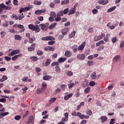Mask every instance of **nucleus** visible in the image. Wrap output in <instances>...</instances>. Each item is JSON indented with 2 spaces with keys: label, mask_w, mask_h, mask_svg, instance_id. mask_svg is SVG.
Instances as JSON below:
<instances>
[{
  "label": "nucleus",
  "mask_w": 124,
  "mask_h": 124,
  "mask_svg": "<svg viewBox=\"0 0 124 124\" xmlns=\"http://www.w3.org/2000/svg\"><path fill=\"white\" fill-rule=\"evenodd\" d=\"M0 115L2 117H5L7 115H8L9 114V113L8 112H1Z\"/></svg>",
  "instance_id": "obj_41"
},
{
  "label": "nucleus",
  "mask_w": 124,
  "mask_h": 124,
  "mask_svg": "<svg viewBox=\"0 0 124 124\" xmlns=\"http://www.w3.org/2000/svg\"><path fill=\"white\" fill-rule=\"evenodd\" d=\"M11 18H15V20H18V16H17L16 14H14L11 16Z\"/></svg>",
  "instance_id": "obj_43"
},
{
  "label": "nucleus",
  "mask_w": 124,
  "mask_h": 124,
  "mask_svg": "<svg viewBox=\"0 0 124 124\" xmlns=\"http://www.w3.org/2000/svg\"><path fill=\"white\" fill-rule=\"evenodd\" d=\"M87 65L89 67H91V66L93 65V61H88Z\"/></svg>",
  "instance_id": "obj_37"
},
{
  "label": "nucleus",
  "mask_w": 124,
  "mask_h": 124,
  "mask_svg": "<svg viewBox=\"0 0 124 124\" xmlns=\"http://www.w3.org/2000/svg\"><path fill=\"white\" fill-rule=\"evenodd\" d=\"M86 56L84 54H78L77 56V59L79 61H82L85 59Z\"/></svg>",
  "instance_id": "obj_10"
},
{
  "label": "nucleus",
  "mask_w": 124,
  "mask_h": 124,
  "mask_svg": "<svg viewBox=\"0 0 124 124\" xmlns=\"http://www.w3.org/2000/svg\"><path fill=\"white\" fill-rule=\"evenodd\" d=\"M31 60H32L33 62H35L38 61V58L35 56H32L31 57Z\"/></svg>",
  "instance_id": "obj_36"
},
{
  "label": "nucleus",
  "mask_w": 124,
  "mask_h": 124,
  "mask_svg": "<svg viewBox=\"0 0 124 124\" xmlns=\"http://www.w3.org/2000/svg\"><path fill=\"white\" fill-rule=\"evenodd\" d=\"M63 12H62V11H60V12H58L57 15H56L57 16H63Z\"/></svg>",
  "instance_id": "obj_33"
},
{
  "label": "nucleus",
  "mask_w": 124,
  "mask_h": 124,
  "mask_svg": "<svg viewBox=\"0 0 124 124\" xmlns=\"http://www.w3.org/2000/svg\"><path fill=\"white\" fill-rule=\"evenodd\" d=\"M57 16V15L54 12H50V17H56Z\"/></svg>",
  "instance_id": "obj_44"
},
{
  "label": "nucleus",
  "mask_w": 124,
  "mask_h": 124,
  "mask_svg": "<svg viewBox=\"0 0 124 124\" xmlns=\"http://www.w3.org/2000/svg\"><path fill=\"white\" fill-rule=\"evenodd\" d=\"M61 20V17L60 16H57L56 18H55V21L56 22H59Z\"/></svg>",
  "instance_id": "obj_58"
},
{
  "label": "nucleus",
  "mask_w": 124,
  "mask_h": 124,
  "mask_svg": "<svg viewBox=\"0 0 124 124\" xmlns=\"http://www.w3.org/2000/svg\"><path fill=\"white\" fill-rule=\"evenodd\" d=\"M102 39V38H101L100 36H94L93 38L94 42H97Z\"/></svg>",
  "instance_id": "obj_24"
},
{
  "label": "nucleus",
  "mask_w": 124,
  "mask_h": 124,
  "mask_svg": "<svg viewBox=\"0 0 124 124\" xmlns=\"http://www.w3.org/2000/svg\"><path fill=\"white\" fill-rule=\"evenodd\" d=\"M75 35H76V31H72L71 32V34H69V37H70V38H72L74 36H75Z\"/></svg>",
  "instance_id": "obj_31"
},
{
  "label": "nucleus",
  "mask_w": 124,
  "mask_h": 124,
  "mask_svg": "<svg viewBox=\"0 0 124 124\" xmlns=\"http://www.w3.org/2000/svg\"><path fill=\"white\" fill-rule=\"evenodd\" d=\"M99 4H102L103 5H105L108 3V1H106L105 2L104 0H100L98 2Z\"/></svg>",
  "instance_id": "obj_18"
},
{
  "label": "nucleus",
  "mask_w": 124,
  "mask_h": 124,
  "mask_svg": "<svg viewBox=\"0 0 124 124\" xmlns=\"http://www.w3.org/2000/svg\"><path fill=\"white\" fill-rule=\"evenodd\" d=\"M79 89L77 90V92L75 94V96L76 97H78L79 96H80V91H79Z\"/></svg>",
  "instance_id": "obj_46"
},
{
  "label": "nucleus",
  "mask_w": 124,
  "mask_h": 124,
  "mask_svg": "<svg viewBox=\"0 0 124 124\" xmlns=\"http://www.w3.org/2000/svg\"><path fill=\"white\" fill-rule=\"evenodd\" d=\"M28 77H24V78H23L21 80H22L23 82H26L28 81Z\"/></svg>",
  "instance_id": "obj_53"
},
{
  "label": "nucleus",
  "mask_w": 124,
  "mask_h": 124,
  "mask_svg": "<svg viewBox=\"0 0 124 124\" xmlns=\"http://www.w3.org/2000/svg\"><path fill=\"white\" fill-rule=\"evenodd\" d=\"M35 47H36V44L33 43L32 45H31V46L28 47V51H33L34 50H35Z\"/></svg>",
  "instance_id": "obj_9"
},
{
  "label": "nucleus",
  "mask_w": 124,
  "mask_h": 124,
  "mask_svg": "<svg viewBox=\"0 0 124 124\" xmlns=\"http://www.w3.org/2000/svg\"><path fill=\"white\" fill-rule=\"evenodd\" d=\"M15 39L16 40L20 41L22 40V36H20V35L17 34L15 35Z\"/></svg>",
  "instance_id": "obj_23"
},
{
  "label": "nucleus",
  "mask_w": 124,
  "mask_h": 124,
  "mask_svg": "<svg viewBox=\"0 0 124 124\" xmlns=\"http://www.w3.org/2000/svg\"><path fill=\"white\" fill-rule=\"evenodd\" d=\"M74 85H75V84L74 83H69V85H68V87H69V88L71 89L72 87H74Z\"/></svg>",
  "instance_id": "obj_56"
},
{
  "label": "nucleus",
  "mask_w": 124,
  "mask_h": 124,
  "mask_svg": "<svg viewBox=\"0 0 124 124\" xmlns=\"http://www.w3.org/2000/svg\"><path fill=\"white\" fill-rule=\"evenodd\" d=\"M22 56V54L15 55L14 57L11 58V60H12V61H16V60H17V58H18V57H21Z\"/></svg>",
  "instance_id": "obj_12"
},
{
  "label": "nucleus",
  "mask_w": 124,
  "mask_h": 124,
  "mask_svg": "<svg viewBox=\"0 0 124 124\" xmlns=\"http://www.w3.org/2000/svg\"><path fill=\"white\" fill-rule=\"evenodd\" d=\"M7 79H8V78L6 76H3L2 77V78L0 79V81L1 82H4V81L7 80Z\"/></svg>",
  "instance_id": "obj_32"
},
{
  "label": "nucleus",
  "mask_w": 124,
  "mask_h": 124,
  "mask_svg": "<svg viewBox=\"0 0 124 124\" xmlns=\"http://www.w3.org/2000/svg\"><path fill=\"white\" fill-rule=\"evenodd\" d=\"M68 115H69V113L66 112V113H64V118H62V119L61 120H66V121H68Z\"/></svg>",
  "instance_id": "obj_26"
},
{
  "label": "nucleus",
  "mask_w": 124,
  "mask_h": 124,
  "mask_svg": "<svg viewBox=\"0 0 124 124\" xmlns=\"http://www.w3.org/2000/svg\"><path fill=\"white\" fill-rule=\"evenodd\" d=\"M92 13L93 15H96L98 13V11L96 9H93L92 11Z\"/></svg>",
  "instance_id": "obj_54"
},
{
  "label": "nucleus",
  "mask_w": 124,
  "mask_h": 124,
  "mask_svg": "<svg viewBox=\"0 0 124 124\" xmlns=\"http://www.w3.org/2000/svg\"><path fill=\"white\" fill-rule=\"evenodd\" d=\"M97 73L96 72H94L93 73L92 75H91V77L93 79H94L97 77Z\"/></svg>",
  "instance_id": "obj_25"
},
{
  "label": "nucleus",
  "mask_w": 124,
  "mask_h": 124,
  "mask_svg": "<svg viewBox=\"0 0 124 124\" xmlns=\"http://www.w3.org/2000/svg\"><path fill=\"white\" fill-rule=\"evenodd\" d=\"M55 69H56V73H59L61 71V70L59 66H56V67H55Z\"/></svg>",
  "instance_id": "obj_38"
},
{
  "label": "nucleus",
  "mask_w": 124,
  "mask_h": 124,
  "mask_svg": "<svg viewBox=\"0 0 124 124\" xmlns=\"http://www.w3.org/2000/svg\"><path fill=\"white\" fill-rule=\"evenodd\" d=\"M39 27H41V30L42 31H46L48 29V27H47V26L46 24H39Z\"/></svg>",
  "instance_id": "obj_11"
},
{
  "label": "nucleus",
  "mask_w": 124,
  "mask_h": 124,
  "mask_svg": "<svg viewBox=\"0 0 124 124\" xmlns=\"http://www.w3.org/2000/svg\"><path fill=\"white\" fill-rule=\"evenodd\" d=\"M69 3V0H64V1H62V2H61V5H67Z\"/></svg>",
  "instance_id": "obj_35"
},
{
  "label": "nucleus",
  "mask_w": 124,
  "mask_h": 124,
  "mask_svg": "<svg viewBox=\"0 0 124 124\" xmlns=\"http://www.w3.org/2000/svg\"><path fill=\"white\" fill-rule=\"evenodd\" d=\"M86 46V42H82L81 43V45L80 46H79L78 47V50L79 52H82L84 48V47H85Z\"/></svg>",
  "instance_id": "obj_6"
},
{
  "label": "nucleus",
  "mask_w": 124,
  "mask_h": 124,
  "mask_svg": "<svg viewBox=\"0 0 124 124\" xmlns=\"http://www.w3.org/2000/svg\"><path fill=\"white\" fill-rule=\"evenodd\" d=\"M90 92V87H87L84 90V93L87 94Z\"/></svg>",
  "instance_id": "obj_45"
},
{
  "label": "nucleus",
  "mask_w": 124,
  "mask_h": 124,
  "mask_svg": "<svg viewBox=\"0 0 124 124\" xmlns=\"http://www.w3.org/2000/svg\"><path fill=\"white\" fill-rule=\"evenodd\" d=\"M52 61L50 59H46V62H45L46 66H47V65H50Z\"/></svg>",
  "instance_id": "obj_34"
},
{
  "label": "nucleus",
  "mask_w": 124,
  "mask_h": 124,
  "mask_svg": "<svg viewBox=\"0 0 124 124\" xmlns=\"http://www.w3.org/2000/svg\"><path fill=\"white\" fill-rule=\"evenodd\" d=\"M61 90L59 88H57L56 90H55L54 93L55 94H57L58 93H60Z\"/></svg>",
  "instance_id": "obj_63"
},
{
  "label": "nucleus",
  "mask_w": 124,
  "mask_h": 124,
  "mask_svg": "<svg viewBox=\"0 0 124 124\" xmlns=\"http://www.w3.org/2000/svg\"><path fill=\"white\" fill-rule=\"evenodd\" d=\"M34 3L36 5H40L42 3V2L39 1H34Z\"/></svg>",
  "instance_id": "obj_62"
},
{
  "label": "nucleus",
  "mask_w": 124,
  "mask_h": 124,
  "mask_svg": "<svg viewBox=\"0 0 124 124\" xmlns=\"http://www.w3.org/2000/svg\"><path fill=\"white\" fill-rule=\"evenodd\" d=\"M28 28L31 31H35L36 33L40 31V28H39V26L37 25L34 26L33 24H29L28 25Z\"/></svg>",
  "instance_id": "obj_1"
},
{
  "label": "nucleus",
  "mask_w": 124,
  "mask_h": 124,
  "mask_svg": "<svg viewBox=\"0 0 124 124\" xmlns=\"http://www.w3.org/2000/svg\"><path fill=\"white\" fill-rule=\"evenodd\" d=\"M21 118H22V117H21V115H16V117H15V120L19 121V120H20Z\"/></svg>",
  "instance_id": "obj_47"
},
{
  "label": "nucleus",
  "mask_w": 124,
  "mask_h": 124,
  "mask_svg": "<svg viewBox=\"0 0 124 124\" xmlns=\"http://www.w3.org/2000/svg\"><path fill=\"white\" fill-rule=\"evenodd\" d=\"M111 22L108 23L107 24V27L109 28V29L111 30H114L115 27H117L118 25H119V22L117 21H116L115 22L113 23V26H110Z\"/></svg>",
  "instance_id": "obj_5"
},
{
  "label": "nucleus",
  "mask_w": 124,
  "mask_h": 124,
  "mask_svg": "<svg viewBox=\"0 0 124 124\" xmlns=\"http://www.w3.org/2000/svg\"><path fill=\"white\" fill-rule=\"evenodd\" d=\"M2 26L3 27H8L9 26L8 21H5L4 22H3Z\"/></svg>",
  "instance_id": "obj_42"
},
{
  "label": "nucleus",
  "mask_w": 124,
  "mask_h": 124,
  "mask_svg": "<svg viewBox=\"0 0 124 124\" xmlns=\"http://www.w3.org/2000/svg\"><path fill=\"white\" fill-rule=\"evenodd\" d=\"M55 43V41H50L49 42H48V45L52 46V45H54Z\"/></svg>",
  "instance_id": "obj_60"
},
{
  "label": "nucleus",
  "mask_w": 124,
  "mask_h": 124,
  "mask_svg": "<svg viewBox=\"0 0 124 124\" xmlns=\"http://www.w3.org/2000/svg\"><path fill=\"white\" fill-rule=\"evenodd\" d=\"M72 96H73V93H70L69 94H67V95L64 96V100H65V101H67V100H69V99L70 97H72Z\"/></svg>",
  "instance_id": "obj_16"
},
{
  "label": "nucleus",
  "mask_w": 124,
  "mask_h": 124,
  "mask_svg": "<svg viewBox=\"0 0 124 124\" xmlns=\"http://www.w3.org/2000/svg\"><path fill=\"white\" fill-rule=\"evenodd\" d=\"M46 12V9H43L42 10H36L34 13L36 14V15H41L42 14L45 13Z\"/></svg>",
  "instance_id": "obj_8"
},
{
  "label": "nucleus",
  "mask_w": 124,
  "mask_h": 124,
  "mask_svg": "<svg viewBox=\"0 0 124 124\" xmlns=\"http://www.w3.org/2000/svg\"><path fill=\"white\" fill-rule=\"evenodd\" d=\"M104 46H101L99 47V48H97V50L98 51H100L101 50H104Z\"/></svg>",
  "instance_id": "obj_50"
},
{
  "label": "nucleus",
  "mask_w": 124,
  "mask_h": 124,
  "mask_svg": "<svg viewBox=\"0 0 124 124\" xmlns=\"http://www.w3.org/2000/svg\"><path fill=\"white\" fill-rule=\"evenodd\" d=\"M78 46L77 45H74L71 46V49H72L74 53L77 52Z\"/></svg>",
  "instance_id": "obj_13"
},
{
  "label": "nucleus",
  "mask_w": 124,
  "mask_h": 124,
  "mask_svg": "<svg viewBox=\"0 0 124 124\" xmlns=\"http://www.w3.org/2000/svg\"><path fill=\"white\" fill-rule=\"evenodd\" d=\"M57 98H51L50 99H49V101L50 104H52L53 103L55 102Z\"/></svg>",
  "instance_id": "obj_40"
},
{
  "label": "nucleus",
  "mask_w": 124,
  "mask_h": 124,
  "mask_svg": "<svg viewBox=\"0 0 124 124\" xmlns=\"http://www.w3.org/2000/svg\"><path fill=\"white\" fill-rule=\"evenodd\" d=\"M116 9V7L114 6V7H111V8H109V9H108L107 12L108 13H111L112 11H113L114 10H115Z\"/></svg>",
  "instance_id": "obj_30"
},
{
  "label": "nucleus",
  "mask_w": 124,
  "mask_h": 124,
  "mask_svg": "<svg viewBox=\"0 0 124 124\" xmlns=\"http://www.w3.org/2000/svg\"><path fill=\"white\" fill-rule=\"evenodd\" d=\"M48 49L49 51H53L54 50V47H51L50 46H48Z\"/></svg>",
  "instance_id": "obj_57"
},
{
  "label": "nucleus",
  "mask_w": 124,
  "mask_h": 124,
  "mask_svg": "<svg viewBox=\"0 0 124 124\" xmlns=\"http://www.w3.org/2000/svg\"><path fill=\"white\" fill-rule=\"evenodd\" d=\"M110 37V34H106V36L104 37V40L106 42H108V38Z\"/></svg>",
  "instance_id": "obj_28"
},
{
  "label": "nucleus",
  "mask_w": 124,
  "mask_h": 124,
  "mask_svg": "<svg viewBox=\"0 0 124 124\" xmlns=\"http://www.w3.org/2000/svg\"><path fill=\"white\" fill-rule=\"evenodd\" d=\"M46 87L47 84L45 82L43 83L42 86H41V89H39V90H37V93L39 94L43 93L45 91V90L46 89Z\"/></svg>",
  "instance_id": "obj_4"
},
{
  "label": "nucleus",
  "mask_w": 124,
  "mask_h": 124,
  "mask_svg": "<svg viewBox=\"0 0 124 124\" xmlns=\"http://www.w3.org/2000/svg\"><path fill=\"white\" fill-rule=\"evenodd\" d=\"M101 120V123L104 124V123H106V122H107L108 118L106 116H101V118H100Z\"/></svg>",
  "instance_id": "obj_17"
},
{
  "label": "nucleus",
  "mask_w": 124,
  "mask_h": 124,
  "mask_svg": "<svg viewBox=\"0 0 124 124\" xmlns=\"http://www.w3.org/2000/svg\"><path fill=\"white\" fill-rule=\"evenodd\" d=\"M16 54H17L13 51H11V53H9V54H8V56H10V57H13Z\"/></svg>",
  "instance_id": "obj_52"
},
{
  "label": "nucleus",
  "mask_w": 124,
  "mask_h": 124,
  "mask_svg": "<svg viewBox=\"0 0 124 124\" xmlns=\"http://www.w3.org/2000/svg\"><path fill=\"white\" fill-rule=\"evenodd\" d=\"M117 42V37H114L111 38V42L112 43H115Z\"/></svg>",
  "instance_id": "obj_48"
},
{
  "label": "nucleus",
  "mask_w": 124,
  "mask_h": 124,
  "mask_svg": "<svg viewBox=\"0 0 124 124\" xmlns=\"http://www.w3.org/2000/svg\"><path fill=\"white\" fill-rule=\"evenodd\" d=\"M37 54L39 56H42L44 53L42 50H38L37 52Z\"/></svg>",
  "instance_id": "obj_55"
},
{
  "label": "nucleus",
  "mask_w": 124,
  "mask_h": 124,
  "mask_svg": "<svg viewBox=\"0 0 124 124\" xmlns=\"http://www.w3.org/2000/svg\"><path fill=\"white\" fill-rule=\"evenodd\" d=\"M124 41H122L121 42V44L120 45V47L124 48Z\"/></svg>",
  "instance_id": "obj_64"
},
{
  "label": "nucleus",
  "mask_w": 124,
  "mask_h": 124,
  "mask_svg": "<svg viewBox=\"0 0 124 124\" xmlns=\"http://www.w3.org/2000/svg\"><path fill=\"white\" fill-rule=\"evenodd\" d=\"M12 9L11 7L5 5L3 3H2L0 4V14L3 12V9L5 10H11Z\"/></svg>",
  "instance_id": "obj_2"
},
{
  "label": "nucleus",
  "mask_w": 124,
  "mask_h": 124,
  "mask_svg": "<svg viewBox=\"0 0 124 124\" xmlns=\"http://www.w3.org/2000/svg\"><path fill=\"white\" fill-rule=\"evenodd\" d=\"M62 12L64 14V15H66L69 12V9L66 8L64 10V11H62Z\"/></svg>",
  "instance_id": "obj_59"
},
{
  "label": "nucleus",
  "mask_w": 124,
  "mask_h": 124,
  "mask_svg": "<svg viewBox=\"0 0 124 124\" xmlns=\"http://www.w3.org/2000/svg\"><path fill=\"white\" fill-rule=\"evenodd\" d=\"M52 77L50 76H45L44 78H43V79L44 80H50Z\"/></svg>",
  "instance_id": "obj_29"
},
{
  "label": "nucleus",
  "mask_w": 124,
  "mask_h": 124,
  "mask_svg": "<svg viewBox=\"0 0 124 124\" xmlns=\"http://www.w3.org/2000/svg\"><path fill=\"white\" fill-rule=\"evenodd\" d=\"M64 56H65L66 58H69L72 56V53L69 50H66L64 54Z\"/></svg>",
  "instance_id": "obj_15"
},
{
  "label": "nucleus",
  "mask_w": 124,
  "mask_h": 124,
  "mask_svg": "<svg viewBox=\"0 0 124 124\" xmlns=\"http://www.w3.org/2000/svg\"><path fill=\"white\" fill-rule=\"evenodd\" d=\"M13 27L14 28H17L18 29H20L19 30V32L22 33L24 32V31H25V28H24V26H23L22 24H14V25H13Z\"/></svg>",
  "instance_id": "obj_3"
},
{
  "label": "nucleus",
  "mask_w": 124,
  "mask_h": 124,
  "mask_svg": "<svg viewBox=\"0 0 124 124\" xmlns=\"http://www.w3.org/2000/svg\"><path fill=\"white\" fill-rule=\"evenodd\" d=\"M67 60V58H60L58 59V62L60 63H63Z\"/></svg>",
  "instance_id": "obj_20"
},
{
  "label": "nucleus",
  "mask_w": 124,
  "mask_h": 124,
  "mask_svg": "<svg viewBox=\"0 0 124 124\" xmlns=\"http://www.w3.org/2000/svg\"><path fill=\"white\" fill-rule=\"evenodd\" d=\"M0 35H1V38H4V37L6 35V33L4 31H2L0 32Z\"/></svg>",
  "instance_id": "obj_39"
},
{
  "label": "nucleus",
  "mask_w": 124,
  "mask_h": 124,
  "mask_svg": "<svg viewBox=\"0 0 124 124\" xmlns=\"http://www.w3.org/2000/svg\"><path fill=\"white\" fill-rule=\"evenodd\" d=\"M41 40L43 41H54L55 38L52 36H46L45 37H42Z\"/></svg>",
  "instance_id": "obj_7"
},
{
  "label": "nucleus",
  "mask_w": 124,
  "mask_h": 124,
  "mask_svg": "<svg viewBox=\"0 0 124 124\" xmlns=\"http://www.w3.org/2000/svg\"><path fill=\"white\" fill-rule=\"evenodd\" d=\"M89 85L91 87H93L94 85H95V82H94V81H91L90 82Z\"/></svg>",
  "instance_id": "obj_61"
},
{
  "label": "nucleus",
  "mask_w": 124,
  "mask_h": 124,
  "mask_svg": "<svg viewBox=\"0 0 124 124\" xmlns=\"http://www.w3.org/2000/svg\"><path fill=\"white\" fill-rule=\"evenodd\" d=\"M75 12H76V9L73 8L72 9H71L69 11L68 15L69 16L73 15L74 14H75Z\"/></svg>",
  "instance_id": "obj_22"
},
{
  "label": "nucleus",
  "mask_w": 124,
  "mask_h": 124,
  "mask_svg": "<svg viewBox=\"0 0 124 124\" xmlns=\"http://www.w3.org/2000/svg\"><path fill=\"white\" fill-rule=\"evenodd\" d=\"M56 25H57V23H54L51 24L50 25V26H49V29L52 30L56 27Z\"/></svg>",
  "instance_id": "obj_27"
},
{
  "label": "nucleus",
  "mask_w": 124,
  "mask_h": 124,
  "mask_svg": "<svg viewBox=\"0 0 124 124\" xmlns=\"http://www.w3.org/2000/svg\"><path fill=\"white\" fill-rule=\"evenodd\" d=\"M36 38L34 36H33L32 38H28V42L30 44H33Z\"/></svg>",
  "instance_id": "obj_14"
},
{
  "label": "nucleus",
  "mask_w": 124,
  "mask_h": 124,
  "mask_svg": "<svg viewBox=\"0 0 124 124\" xmlns=\"http://www.w3.org/2000/svg\"><path fill=\"white\" fill-rule=\"evenodd\" d=\"M59 65V63L58 62H53L52 63H51V66H54L55 65L58 66Z\"/></svg>",
  "instance_id": "obj_51"
},
{
  "label": "nucleus",
  "mask_w": 124,
  "mask_h": 124,
  "mask_svg": "<svg viewBox=\"0 0 124 124\" xmlns=\"http://www.w3.org/2000/svg\"><path fill=\"white\" fill-rule=\"evenodd\" d=\"M120 59V55H116L113 59V61L115 62H118L119 61Z\"/></svg>",
  "instance_id": "obj_21"
},
{
  "label": "nucleus",
  "mask_w": 124,
  "mask_h": 124,
  "mask_svg": "<svg viewBox=\"0 0 124 124\" xmlns=\"http://www.w3.org/2000/svg\"><path fill=\"white\" fill-rule=\"evenodd\" d=\"M68 120H65L63 119H61V121L58 123V124H64L65 122H67Z\"/></svg>",
  "instance_id": "obj_49"
},
{
  "label": "nucleus",
  "mask_w": 124,
  "mask_h": 124,
  "mask_svg": "<svg viewBox=\"0 0 124 124\" xmlns=\"http://www.w3.org/2000/svg\"><path fill=\"white\" fill-rule=\"evenodd\" d=\"M33 120V116L31 115V116L28 118V121L27 123V124H29L32 122V121Z\"/></svg>",
  "instance_id": "obj_19"
}]
</instances>
